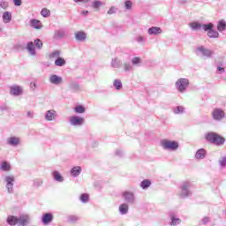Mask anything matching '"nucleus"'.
I'll use <instances>...</instances> for the list:
<instances>
[{
  "label": "nucleus",
  "instance_id": "10",
  "mask_svg": "<svg viewBox=\"0 0 226 226\" xmlns=\"http://www.w3.org/2000/svg\"><path fill=\"white\" fill-rule=\"evenodd\" d=\"M123 199L127 204H135V193L130 191H125L122 194Z\"/></svg>",
  "mask_w": 226,
  "mask_h": 226
},
{
  "label": "nucleus",
  "instance_id": "51",
  "mask_svg": "<svg viewBox=\"0 0 226 226\" xmlns=\"http://www.w3.org/2000/svg\"><path fill=\"white\" fill-rule=\"evenodd\" d=\"M0 6L4 10H6V8H8V6H9V4H8V2L2 0V1H0Z\"/></svg>",
  "mask_w": 226,
  "mask_h": 226
},
{
  "label": "nucleus",
  "instance_id": "8",
  "mask_svg": "<svg viewBox=\"0 0 226 226\" xmlns=\"http://www.w3.org/2000/svg\"><path fill=\"white\" fill-rule=\"evenodd\" d=\"M212 117L214 121H222L225 119V111L221 108H215L212 111Z\"/></svg>",
  "mask_w": 226,
  "mask_h": 226
},
{
  "label": "nucleus",
  "instance_id": "18",
  "mask_svg": "<svg viewBox=\"0 0 226 226\" xmlns=\"http://www.w3.org/2000/svg\"><path fill=\"white\" fill-rule=\"evenodd\" d=\"M207 155V151H206V149L204 148H200L197 150L195 154V158L196 160H204V158H206Z\"/></svg>",
  "mask_w": 226,
  "mask_h": 226
},
{
  "label": "nucleus",
  "instance_id": "34",
  "mask_svg": "<svg viewBox=\"0 0 226 226\" xmlns=\"http://www.w3.org/2000/svg\"><path fill=\"white\" fill-rule=\"evenodd\" d=\"M113 86L117 91L123 89V83L120 81V79H115L113 82Z\"/></svg>",
  "mask_w": 226,
  "mask_h": 226
},
{
  "label": "nucleus",
  "instance_id": "9",
  "mask_svg": "<svg viewBox=\"0 0 226 226\" xmlns=\"http://www.w3.org/2000/svg\"><path fill=\"white\" fill-rule=\"evenodd\" d=\"M4 182H5V188L7 189L8 193H12L13 192V186L15 185V177L12 175L11 176H6L4 177Z\"/></svg>",
  "mask_w": 226,
  "mask_h": 226
},
{
  "label": "nucleus",
  "instance_id": "57",
  "mask_svg": "<svg viewBox=\"0 0 226 226\" xmlns=\"http://www.w3.org/2000/svg\"><path fill=\"white\" fill-rule=\"evenodd\" d=\"M115 154L117 156H123V150H120V149L116 150Z\"/></svg>",
  "mask_w": 226,
  "mask_h": 226
},
{
  "label": "nucleus",
  "instance_id": "5",
  "mask_svg": "<svg viewBox=\"0 0 226 226\" xmlns=\"http://www.w3.org/2000/svg\"><path fill=\"white\" fill-rule=\"evenodd\" d=\"M203 31L207 32L208 38H219L220 34L215 30V25L213 23L203 24Z\"/></svg>",
  "mask_w": 226,
  "mask_h": 226
},
{
  "label": "nucleus",
  "instance_id": "61",
  "mask_svg": "<svg viewBox=\"0 0 226 226\" xmlns=\"http://www.w3.org/2000/svg\"><path fill=\"white\" fill-rule=\"evenodd\" d=\"M82 1H84V0H74L75 3H80Z\"/></svg>",
  "mask_w": 226,
  "mask_h": 226
},
{
  "label": "nucleus",
  "instance_id": "35",
  "mask_svg": "<svg viewBox=\"0 0 226 226\" xmlns=\"http://www.w3.org/2000/svg\"><path fill=\"white\" fill-rule=\"evenodd\" d=\"M1 170H4V172H8V170H10L11 169V167L10 166V163H8L7 162H3L1 166H0Z\"/></svg>",
  "mask_w": 226,
  "mask_h": 226
},
{
  "label": "nucleus",
  "instance_id": "28",
  "mask_svg": "<svg viewBox=\"0 0 226 226\" xmlns=\"http://www.w3.org/2000/svg\"><path fill=\"white\" fill-rule=\"evenodd\" d=\"M121 66H123V63L121 62V60H119L117 58H113L111 60V67L112 68H121Z\"/></svg>",
  "mask_w": 226,
  "mask_h": 226
},
{
  "label": "nucleus",
  "instance_id": "4",
  "mask_svg": "<svg viewBox=\"0 0 226 226\" xmlns=\"http://www.w3.org/2000/svg\"><path fill=\"white\" fill-rule=\"evenodd\" d=\"M196 55L200 56L201 57H207V59H210V57H213L215 56V51L212 49H209L204 46H199L196 48Z\"/></svg>",
  "mask_w": 226,
  "mask_h": 226
},
{
  "label": "nucleus",
  "instance_id": "30",
  "mask_svg": "<svg viewBox=\"0 0 226 226\" xmlns=\"http://www.w3.org/2000/svg\"><path fill=\"white\" fill-rule=\"evenodd\" d=\"M217 30L220 33H222V31L226 30V22H225V20L222 19V20H220L218 22V24H217Z\"/></svg>",
  "mask_w": 226,
  "mask_h": 226
},
{
  "label": "nucleus",
  "instance_id": "47",
  "mask_svg": "<svg viewBox=\"0 0 226 226\" xmlns=\"http://www.w3.org/2000/svg\"><path fill=\"white\" fill-rule=\"evenodd\" d=\"M67 220L71 223H75L79 220V217L77 215H69Z\"/></svg>",
  "mask_w": 226,
  "mask_h": 226
},
{
  "label": "nucleus",
  "instance_id": "22",
  "mask_svg": "<svg viewBox=\"0 0 226 226\" xmlns=\"http://www.w3.org/2000/svg\"><path fill=\"white\" fill-rule=\"evenodd\" d=\"M26 50H28L30 56H36V49H34V43H33V41L27 42Z\"/></svg>",
  "mask_w": 226,
  "mask_h": 226
},
{
  "label": "nucleus",
  "instance_id": "29",
  "mask_svg": "<svg viewBox=\"0 0 226 226\" xmlns=\"http://www.w3.org/2000/svg\"><path fill=\"white\" fill-rule=\"evenodd\" d=\"M128 204L124 203L119 206V213L120 215H128Z\"/></svg>",
  "mask_w": 226,
  "mask_h": 226
},
{
  "label": "nucleus",
  "instance_id": "42",
  "mask_svg": "<svg viewBox=\"0 0 226 226\" xmlns=\"http://www.w3.org/2000/svg\"><path fill=\"white\" fill-rule=\"evenodd\" d=\"M59 56H61V52L59 50H55L49 54L50 59H55V57H60Z\"/></svg>",
  "mask_w": 226,
  "mask_h": 226
},
{
  "label": "nucleus",
  "instance_id": "33",
  "mask_svg": "<svg viewBox=\"0 0 226 226\" xmlns=\"http://www.w3.org/2000/svg\"><path fill=\"white\" fill-rule=\"evenodd\" d=\"M170 220H171L170 222L171 226L179 225V223H181V219L176 217L175 215H171Z\"/></svg>",
  "mask_w": 226,
  "mask_h": 226
},
{
  "label": "nucleus",
  "instance_id": "38",
  "mask_svg": "<svg viewBox=\"0 0 226 226\" xmlns=\"http://www.w3.org/2000/svg\"><path fill=\"white\" fill-rule=\"evenodd\" d=\"M79 200L83 204L89 202V194L87 193L81 194Z\"/></svg>",
  "mask_w": 226,
  "mask_h": 226
},
{
  "label": "nucleus",
  "instance_id": "62",
  "mask_svg": "<svg viewBox=\"0 0 226 226\" xmlns=\"http://www.w3.org/2000/svg\"><path fill=\"white\" fill-rule=\"evenodd\" d=\"M2 110H6V106L1 108Z\"/></svg>",
  "mask_w": 226,
  "mask_h": 226
},
{
  "label": "nucleus",
  "instance_id": "1",
  "mask_svg": "<svg viewBox=\"0 0 226 226\" xmlns=\"http://www.w3.org/2000/svg\"><path fill=\"white\" fill-rule=\"evenodd\" d=\"M31 222V217L28 215H21L19 217H17L15 215H9L6 219V222L8 225L15 226V225H20V226H26L28 225V223Z\"/></svg>",
  "mask_w": 226,
  "mask_h": 226
},
{
  "label": "nucleus",
  "instance_id": "13",
  "mask_svg": "<svg viewBox=\"0 0 226 226\" xmlns=\"http://www.w3.org/2000/svg\"><path fill=\"white\" fill-rule=\"evenodd\" d=\"M49 80L50 84H53L54 86H60V84H63V78L57 76V74H51Z\"/></svg>",
  "mask_w": 226,
  "mask_h": 226
},
{
  "label": "nucleus",
  "instance_id": "2",
  "mask_svg": "<svg viewBox=\"0 0 226 226\" xmlns=\"http://www.w3.org/2000/svg\"><path fill=\"white\" fill-rule=\"evenodd\" d=\"M205 139L209 144H214V146H223L225 144V138L216 132H207L205 134Z\"/></svg>",
  "mask_w": 226,
  "mask_h": 226
},
{
  "label": "nucleus",
  "instance_id": "45",
  "mask_svg": "<svg viewBox=\"0 0 226 226\" xmlns=\"http://www.w3.org/2000/svg\"><path fill=\"white\" fill-rule=\"evenodd\" d=\"M117 11H118L117 7L111 6L109 10L107 11V13L108 15H114V13H117Z\"/></svg>",
  "mask_w": 226,
  "mask_h": 226
},
{
  "label": "nucleus",
  "instance_id": "27",
  "mask_svg": "<svg viewBox=\"0 0 226 226\" xmlns=\"http://www.w3.org/2000/svg\"><path fill=\"white\" fill-rule=\"evenodd\" d=\"M139 186L140 188H142V190H147V188L151 186V180L144 179L143 181L140 182Z\"/></svg>",
  "mask_w": 226,
  "mask_h": 226
},
{
  "label": "nucleus",
  "instance_id": "12",
  "mask_svg": "<svg viewBox=\"0 0 226 226\" xmlns=\"http://www.w3.org/2000/svg\"><path fill=\"white\" fill-rule=\"evenodd\" d=\"M69 121L72 126H82L84 124V118L77 116L71 117Z\"/></svg>",
  "mask_w": 226,
  "mask_h": 226
},
{
  "label": "nucleus",
  "instance_id": "23",
  "mask_svg": "<svg viewBox=\"0 0 226 226\" xmlns=\"http://www.w3.org/2000/svg\"><path fill=\"white\" fill-rule=\"evenodd\" d=\"M147 33L148 34H154L156 36L157 34H162V28L158 26H152L148 28Z\"/></svg>",
  "mask_w": 226,
  "mask_h": 226
},
{
  "label": "nucleus",
  "instance_id": "26",
  "mask_svg": "<svg viewBox=\"0 0 226 226\" xmlns=\"http://www.w3.org/2000/svg\"><path fill=\"white\" fill-rule=\"evenodd\" d=\"M2 19L4 24H9V22H11V12L4 11L3 13Z\"/></svg>",
  "mask_w": 226,
  "mask_h": 226
},
{
  "label": "nucleus",
  "instance_id": "44",
  "mask_svg": "<svg viewBox=\"0 0 226 226\" xmlns=\"http://www.w3.org/2000/svg\"><path fill=\"white\" fill-rule=\"evenodd\" d=\"M209 222H211V218L205 216L203 217L200 222V225H207V223H209Z\"/></svg>",
  "mask_w": 226,
  "mask_h": 226
},
{
  "label": "nucleus",
  "instance_id": "55",
  "mask_svg": "<svg viewBox=\"0 0 226 226\" xmlns=\"http://www.w3.org/2000/svg\"><path fill=\"white\" fill-rule=\"evenodd\" d=\"M26 117H29L30 119H33V117H34V112L27 111L26 112Z\"/></svg>",
  "mask_w": 226,
  "mask_h": 226
},
{
  "label": "nucleus",
  "instance_id": "52",
  "mask_svg": "<svg viewBox=\"0 0 226 226\" xmlns=\"http://www.w3.org/2000/svg\"><path fill=\"white\" fill-rule=\"evenodd\" d=\"M102 2L100 1H95L93 3V8H94L95 10H98V8H100V6H102Z\"/></svg>",
  "mask_w": 226,
  "mask_h": 226
},
{
  "label": "nucleus",
  "instance_id": "21",
  "mask_svg": "<svg viewBox=\"0 0 226 226\" xmlns=\"http://www.w3.org/2000/svg\"><path fill=\"white\" fill-rule=\"evenodd\" d=\"M52 177L57 183H63L64 181V177H62L61 173H59V171L57 170L52 172Z\"/></svg>",
  "mask_w": 226,
  "mask_h": 226
},
{
  "label": "nucleus",
  "instance_id": "48",
  "mask_svg": "<svg viewBox=\"0 0 226 226\" xmlns=\"http://www.w3.org/2000/svg\"><path fill=\"white\" fill-rule=\"evenodd\" d=\"M34 45L37 49H41V47H43V42L41 41V40L36 39L34 41Z\"/></svg>",
  "mask_w": 226,
  "mask_h": 226
},
{
  "label": "nucleus",
  "instance_id": "11",
  "mask_svg": "<svg viewBox=\"0 0 226 226\" xmlns=\"http://www.w3.org/2000/svg\"><path fill=\"white\" fill-rule=\"evenodd\" d=\"M44 119L46 121H56L57 119V111L55 109H49L45 112Z\"/></svg>",
  "mask_w": 226,
  "mask_h": 226
},
{
  "label": "nucleus",
  "instance_id": "25",
  "mask_svg": "<svg viewBox=\"0 0 226 226\" xmlns=\"http://www.w3.org/2000/svg\"><path fill=\"white\" fill-rule=\"evenodd\" d=\"M30 26L34 29H41V21L33 19L30 20Z\"/></svg>",
  "mask_w": 226,
  "mask_h": 226
},
{
  "label": "nucleus",
  "instance_id": "7",
  "mask_svg": "<svg viewBox=\"0 0 226 226\" xmlns=\"http://www.w3.org/2000/svg\"><path fill=\"white\" fill-rule=\"evenodd\" d=\"M188 86H190L188 79L180 78L176 82V87L179 93H185L188 88Z\"/></svg>",
  "mask_w": 226,
  "mask_h": 226
},
{
  "label": "nucleus",
  "instance_id": "63",
  "mask_svg": "<svg viewBox=\"0 0 226 226\" xmlns=\"http://www.w3.org/2000/svg\"><path fill=\"white\" fill-rule=\"evenodd\" d=\"M0 33H3V28H1V26H0Z\"/></svg>",
  "mask_w": 226,
  "mask_h": 226
},
{
  "label": "nucleus",
  "instance_id": "50",
  "mask_svg": "<svg viewBox=\"0 0 226 226\" xmlns=\"http://www.w3.org/2000/svg\"><path fill=\"white\" fill-rule=\"evenodd\" d=\"M216 73L218 75H222V73H225V67H216Z\"/></svg>",
  "mask_w": 226,
  "mask_h": 226
},
{
  "label": "nucleus",
  "instance_id": "56",
  "mask_svg": "<svg viewBox=\"0 0 226 226\" xmlns=\"http://www.w3.org/2000/svg\"><path fill=\"white\" fill-rule=\"evenodd\" d=\"M15 6H22V0H13Z\"/></svg>",
  "mask_w": 226,
  "mask_h": 226
},
{
  "label": "nucleus",
  "instance_id": "60",
  "mask_svg": "<svg viewBox=\"0 0 226 226\" xmlns=\"http://www.w3.org/2000/svg\"><path fill=\"white\" fill-rule=\"evenodd\" d=\"M180 3L181 4H185V3H186V0H181Z\"/></svg>",
  "mask_w": 226,
  "mask_h": 226
},
{
  "label": "nucleus",
  "instance_id": "54",
  "mask_svg": "<svg viewBox=\"0 0 226 226\" xmlns=\"http://www.w3.org/2000/svg\"><path fill=\"white\" fill-rule=\"evenodd\" d=\"M220 166L221 167H225L226 166V157H223L221 161H219Z\"/></svg>",
  "mask_w": 226,
  "mask_h": 226
},
{
  "label": "nucleus",
  "instance_id": "58",
  "mask_svg": "<svg viewBox=\"0 0 226 226\" xmlns=\"http://www.w3.org/2000/svg\"><path fill=\"white\" fill-rule=\"evenodd\" d=\"M89 11H82L81 15H87Z\"/></svg>",
  "mask_w": 226,
  "mask_h": 226
},
{
  "label": "nucleus",
  "instance_id": "37",
  "mask_svg": "<svg viewBox=\"0 0 226 226\" xmlns=\"http://www.w3.org/2000/svg\"><path fill=\"white\" fill-rule=\"evenodd\" d=\"M76 114H84L86 112V108L82 105H78L74 108Z\"/></svg>",
  "mask_w": 226,
  "mask_h": 226
},
{
  "label": "nucleus",
  "instance_id": "20",
  "mask_svg": "<svg viewBox=\"0 0 226 226\" xmlns=\"http://www.w3.org/2000/svg\"><path fill=\"white\" fill-rule=\"evenodd\" d=\"M204 25L195 21L189 24V26L192 31H200L201 29H204Z\"/></svg>",
  "mask_w": 226,
  "mask_h": 226
},
{
  "label": "nucleus",
  "instance_id": "6",
  "mask_svg": "<svg viewBox=\"0 0 226 226\" xmlns=\"http://www.w3.org/2000/svg\"><path fill=\"white\" fill-rule=\"evenodd\" d=\"M180 197L186 199L192 195V184L190 182H183L180 185Z\"/></svg>",
  "mask_w": 226,
  "mask_h": 226
},
{
  "label": "nucleus",
  "instance_id": "39",
  "mask_svg": "<svg viewBox=\"0 0 226 226\" xmlns=\"http://www.w3.org/2000/svg\"><path fill=\"white\" fill-rule=\"evenodd\" d=\"M174 114H184L185 113V108L183 106H178L173 109Z\"/></svg>",
  "mask_w": 226,
  "mask_h": 226
},
{
  "label": "nucleus",
  "instance_id": "31",
  "mask_svg": "<svg viewBox=\"0 0 226 226\" xmlns=\"http://www.w3.org/2000/svg\"><path fill=\"white\" fill-rule=\"evenodd\" d=\"M64 64H66V60H64V58L58 56L56 60H55V65L56 66H64Z\"/></svg>",
  "mask_w": 226,
  "mask_h": 226
},
{
  "label": "nucleus",
  "instance_id": "41",
  "mask_svg": "<svg viewBox=\"0 0 226 226\" xmlns=\"http://www.w3.org/2000/svg\"><path fill=\"white\" fill-rule=\"evenodd\" d=\"M70 89L72 91H79V89H80V87L79 86V83L72 82L70 84Z\"/></svg>",
  "mask_w": 226,
  "mask_h": 226
},
{
  "label": "nucleus",
  "instance_id": "53",
  "mask_svg": "<svg viewBox=\"0 0 226 226\" xmlns=\"http://www.w3.org/2000/svg\"><path fill=\"white\" fill-rule=\"evenodd\" d=\"M136 41L138 42V43H146V39L144 38V37H142V36H138L137 38H136Z\"/></svg>",
  "mask_w": 226,
  "mask_h": 226
},
{
  "label": "nucleus",
  "instance_id": "43",
  "mask_svg": "<svg viewBox=\"0 0 226 226\" xmlns=\"http://www.w3.org/2000/svg\"><path fill=\"white\" fill-rule=\"evenodd\" d=\"M41 15L44 18L50 17V11L47 8H44L41 10Z\"/></svg>",
  "mask_w": 226,
  "mask_h": 226
},
{
  "label": "nucleus",
  "instance_id": "32",
  "mask_svg": "<svg viewBox=\"0 0 226 226\" xmlns=\"http://www.w3.org/2000/svg\"><path fill=\"white\" fill-rule=\"evenodd\" d=\"M215 65H216V68H218V66H220V68H225V60H223V58L222 57L216 58Z\"/></svg>",
  "mask_w": 226,
  "mask_h": 226
},
{
  "label": "nucleus",
  "instance_id": "19",
  "mask_svg": "<svg viewBox=\"0 0 226 226\" xmlns=\"http://www.w3.org/2000/svg\"><path fill=\"white\" fill-rule=\"evenodd\" d=\"M81 172H82V168H80V166H75L72 168L70 174L71 176H72V177H79Z\"/></svg>",
  "mask_w": 226,
  "mask_h": 226
},
{
  "label": "nucleus",
  "instance_id": "36",
  "mask_svg": "<svg viewBox=\"0 0 226 226\" xmlns=\"http://www.w3.org/2000/svg\"><path fill=\"white\" fill-rule=\"evenodd\" d=\"M123 68L124 72H132V70H133V65H132V63L130 62H125L123 64Z\"/></svg>",
  "mask_w": 226,
  "mask_h": 226
},
{
  "label": "nucleus",
  "instance_id": "24",
  "mask_svg": "<svg viewBox=\"0 0 226 226\" xmlns=\"http://www.w3.org/2000/svg\"><path fill=\"white\" fill-rule=\"evenodd\" d=\"M66 36V32L64 29L56 30L54 38L55 40H61V38H64Z\"/></svg>",
  "mask_w": 226,
  "mask_h": 226
},
{
  "label": "nucleus",
  "instance_id": "46",
  "mask_svg": "<svg viewBox=\"0 0 226 226\" xmlns=\"http://www.w3.org/2000/svg\"><path fill=\"white\" fill-rule=\"evenodd\" d=\"M42 184H43V181H41V179L40 178H36L34 180V186H35L36 188L41 186Z\"/></svg>",
  "mask_w": 226,
  "mask_h": 226
},
{
  "label": "nucleus",
  "instance_id": "14",
  "mask_svg": "<svg viewBox=\"0 0 226 226\" xmlns=\"http://www.w3.org/2000/svg\"><path fill=\"white\" fill-rule=\"evenodd\" d=\"M54 220V215L51 213H46L41 216V222L43 225H49Z\"/></svg>",
  "mask_w": 226,
  "mask_h": 226
},
{
  "label": "nucleus",
  "instance_id": "17",
  "mask_svg": "<svg viewBox=\"0 0 226 226\" xmlns=\"http://www.w3.org/2000/svg\"><path fill=\"white\" fill-rule=\"evenodd\" d=\"M74 34L77 41H86L87 39V34L84 31L76 32Z\"/></svg>",
  "mask_w": 226,
  "mask_h": 226
},
{
  "label": "nucleus",
  "instance_id": "49",
  "mask_svg": "<svg viewBox=\"0 0 226 226\" xmlns=\"http://www.w3.org/2000/svg\"><path fill=\"white\" fill-rule=\"evenodd\" d=\"M125 10H132V6H133V4L132 1L127 0L124 2Z\"/></svg>",
  "mask_w": 226,
  "mask_h": 226
},
{
  "label": "nucleus",
  "instance_id": "40",
  "mask_svg": "<svg viewBox=\"0 0 226 226\" xmlns=\"http://www.w3.org/2000/svg\"><path fill=\"white\" fill-rule=\"evenodd\" d=\"M140 63H142V60L139 56H135L132 59V64H133V66H137L140 64Z\"/></svg>",
  "mask_w": 226,
  "mask_h": 226
},
{
  "label": "nucleus",
  "instance_id": "15",
  "mask_svg": "<svg viewBox=\"0 0 226 226\" xmlns=\"http://www.w3.org/2000/svg\"><path fill=\"white\" fill-rule=\"evenodd\" d=\"M7 144L12 147H17L20 144V138L15 136L10 137L7 139Z\"/></svg>",
  "mask_w": 226,
  "mask_h": 226
},
{
  "label": "nucleus",
  "instance_id": "16",
  "mask_svg": "<svg viewBox=\"0 0 226 226\" xmlns=\"http://www.w3.org/2000/svg\"><path fill=\"white\" fill-rule=\"evenodd\" d=\"M22 93H23L22 87H19L17 85L11 87V94H13V96H20Z\"/></svg>",
  "mask_w": 226,
  "mask_h": 226
},
{
  "label": "nucleus",
  "instance_id": "59",
  "mask_svg": "<svg viewBox=\"0 0 226 226\" xmlns=\"http://www.w3.org/2000/svg\"><path fill=\"white\" fill-rule=\"evenodd\" d=\"M30 86L33 89H36V83H31Z\"/></svg>",
  "mask_w": 226,
  "mask_h": 226
},
{
  "label": "nucleus",
  "instance_id": "3",
  "mask_svg": "<svg viewBox=\"0 0 226 226\" xmlns=\"http://www.w3.org/2000/svg\"><path fill=\"white\" fill-rule=\"evenodd\" d=\"M161 146L166 151H177L179 148V143L175 140L162 139Z\"/></svg>",
  "mask_w": 226,
  "mask_h": 226
}]
</instances>
